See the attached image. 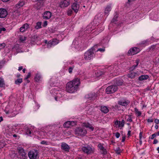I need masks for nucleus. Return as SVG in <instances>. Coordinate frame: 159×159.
Wrapping results in <instances>:
<instances>
[{"label":"nucleus","instance_id":"obj_46","mask_svg":"<svg viewBox=\"0 0 159 159\" xmlns=\"http://www.w3.org/2000/svg\"><path fill=\"white\" fill-rule=\"evenodd\" d=\"M41 144H44L45 145H48V142H47L45 140H43L41 142Z\"/></svg>","mask_w":159,"mask_h":159},{"label":"nucleus","instance_id":"obj_36","mask_svg":"<svg viewBox=\"0 0 159 159\" xmlns=\"http://www.w3.org/2000/svg\"><path fill=\"white\" fill-rule=\"evenodd\" d=\"M38 38L39 37L37 35H34L32 37V39L34 41L38 40Z\"/></svg>","mask_w":159,"mask_h":159},{"label":"nucleus","instance_id":"obj_58","mask_svg":"<svg viewBox=\"0 0 159 159\" xmlns=\"http://www.w3.org/2000/svg\"><path fill=\"white\" fill-rule=\"evenodd\" d=\"M133 1V0H128L127 2L126 3V5H127V4H129V3Z\"/></svg>","mask_w":159,"mask_h":159},{"label":"nucleus","instance_id":"obj_34","mask_svg":"<svg viewBox=\"0 0 159 159\" xmlns=\"http://www.w3.org/2000/svg\"><path fill=\"white\" fill-rule=\"evenodd\" d=\"M149 44V43L147 40H144L142 41L140 43V45H141L142 46H145Z\"/></svg>","mask_w":159,"mask_h":159},{"label":"nucleus","instance_id":"obj_42","mask_svg":"<svg viewBox=\"0 0 159 159\" xmlns=\"http://www.w3.org/2000/svg\"><path fill=\"white\" fill-rule=\"evenodd\" d=\"M156 48V45H152L149 48V51H153Z\"/></svg>","mask_w":159,"mask_h":159},{"label":"nucleus","instance_id":"obj_19","mask_svg":"<svg viewBox=\"0 0 159 159\" xmlns=\"http://www.w3.org/2000/svg\"><path fill=\"white\" fill-rule=\"evenodd\" d=\"M149 76L147 75H142L139 77V80L140 81H144L148 79Z\"/></svg>","mask_w":159,"mask_h":159},{"label":"nucleus","instance_id":"obj_8","mask_svg":"<svg viewBox=\"0 0 159 159\" xmlns=\"http://www.w3.org/2000/svg\"><path fill=\"white\" fill-rule=\"evenodd\" d=\"M97 96V94L95 93H91L85 95V97L88 100H90L95 99Z\"/></svg>","mask_w":159,"mask_h":159},{"label":"nucleus","instance_id":"obj_21","mask_svg":"<svg viewBox=\"0 0 159 159\" xmlns=\"http://www.w3.org/2000/svg\"><path fill=\"white\" fill-rule=\"evenodd\" d=\"M74 123V121H67L63 125L65 127L69 128L70 125H73Z\"/></svg>","mask_w":159,"mask_h":159},{"label":"nucleus","instance_id":"obj_47","mask_svg":"<svg viewBox=\"0 0 159 159\" xmlns=\"http://www.w3.org/2000/svg\"><path fill=\"white\" fill-rule=\"evenodd\" d=\"M157 136V134L155 133H154L151 136V137H150V138L151 139H154Z\"/></svg>","mask_w":159,"mask_h":159},{"label":"nucleus","instance_id":"obj_1","mask_svg":"<svg viewBox=\"0 0 159 159\" xmlns=\"http://www.w3.org/2000/svg\"><path fill=\"white\" fill-rule=\"evenodd\" d=\"M80 79L76 78L72 81L68 82L66 84V90L67 92L73 93L77 91L80 84Z\"/></svg>","mask_w":159,"mask_h":159},{"label":"nucleus","instance_id":"obj_24","mask_svg":"<svg viewBox=\"0 0 159 159\" xmlns=\"http://www.w3.org/2000/svg\"><path fill=\"white\" fill-rule=\"evenodd\" d=\"M32 130L31 129L26 128L25 129V133L26 134L30 136L32 133Z\"/></svg>","mask_w":159,"mask_h":159},{"label":"nucleus","instance_id":"obj_45","mask_svg":"<svg viewBox=\"0 0 159 159\" xmlns=\"http://www.w3.org/2000/svg\"><path fill=\"white\" fill-rule=\"evenodd\" d=\"M124 123H125V120H122V121H121V123L119 124V126L123 127L124 126Z\"/></svg>","mask_w":159,"mask_h":159},{"label":"nucleus","instance_id":"obj_22","mask_svg":"<svg viewBox=\"0 0 159 159\" xmlns=\"http://www.w3.org/2000/svg\"><path fill=\"white\" fill-rule=\"evenodd\" d=\"M100 110L104 113H107L109 111L108 108L106 106H102L101 107Z\"/></svg>","mask_w":159,"mask_h":159},{"label":"nucleus","instance_id":"obj_55","mask_svg":"<svg viewBox=\"0 0 159 159\" xmlns=\"http://www.w3.org/2000/svg\"><path fill=\"white\" fill-rule=\"evenodd\" d=\"M142 134H143V133L142 132H140L139 133V139H142Z\"/></svg>","mask_w":159,"mask_h":159},{"label":"nucleus","instance_id":"obj_44","mask_svg":"<svg viewBox=\"0 0 159 159\" xmlns=\"http://www.w3.org/2000/svg\"><path fill=\"white\" fill-rule=\"evenodd\" d=\"M116 153L118 154H120V148H117L116 150Z\"/></svg>","mask_w":159,"mask_h":159},{"label":"nucleus","instance_id":"obj_54","mask_svg":"<svg viewBox=\"0 0 159 159\" xmlns=\"http://www.w3.org/2000/svg\"><path fill=\"white\" fill-rule=\"evenodd\" d=\"M155 122L157 124H159V120L157 119H156L154 120Z\"/></svg>","mask_w":159,"mask_h":159},{"label":"nucleus","instance_id":"obj_61","mask_svg":"<svg viewBox=\"0 0 159 159\" xmlns=\"http://www.w3.org/2000/svg\"><path fill=\"white\" fill-rule=\"evenodd\" d=\"M119 124V121L118 120L116 121L115 122V125H117Z\"/></svg>","mask_w":159,"mask_h":159},{"label":"nucleus","instance_id":"obj_17","mask_svg":"<svg viewBox=\"0 0 159 159\" xmlns=\"http://www.w3.org/2000/svg\"><path fill=\"white\" fill-rule=\"evenodd\" d=\"M29 27V25L25 23L20 28V30L21 32H24Z\"/></svg>","mask_w":159,"mask_h":159},{"label":"nucleus","instance_id":"obj_10","mask_svg":"<svg viewBox=\"0 0 159 159\" xmlns=\"http://www.w3.org/2000/svg\"><path fill=\"white\" fill-rule=\"evenodd\" d=\"M70 4V0H63L59 3V6L61 8L68 7Z\"/></svg>","mask_w":159,"mask_h":159},{"label":"nucleus","instance_id":"obj_25","mask_svg":"<svg viewBox=\"0 0 159 159\" xmlns=\"http://www.w3.org/2000/svg\"><path fill=\"white\" fill-rule=\"evenodd\" d=\"M111 7L110 6H107L106 7L105 11L104 13L105 15L107 14V15L109 12L111 11Z\"/></svg>","mask_w":159,"mask_h":159},{"label":"nucleus","instance_id":"obj_60","mask_svg":"<svg viewBox=\"0 0 159 159\" xmlns=\"http://www.w3.org/2000/svg\"><path fill=\"white\" fill-rule=\"evenodd\" d=\"M125 136H123L122 137V142H123L125 141Z\"/></svg>","mask_w":159,"mask_h":159},{"label":"nucleus","instance_id":"obj_12","mask_svg":"<svg viewBox=\"0 0 159 159\" xmlns=\"http://www.w3.org/2000/svg\"><path fill=\"white\" fill-rule=\"evenodd\" d=\"M129 103V101L125 99H121L118 101L119 104L124 106H127Z\"/></svg>","mask_w":159,"mask_h":159},{"label":"nucleus","instance_id":"obj_3","mask_svg":"<svg viewBox=\"0 0 159 159\" xmlns=\"http://www.w3.org/2000/svg\"><path fill=\"white\" fill-rule=\"evenodd\" d=\"M75 134L78 136H84L87 134V131L84 128L81 127L76 128L75 131Z\"/></svg>","mask_w":159,"mask_h":159},{"label":"nucleus","instance_id":"obj_14","mask_svg":"<svg viewBox=\"0 0 159 159\" xmlns=\"http://www.w3.org/2000/svg\"><path fill=\"white\" fill-rule=\"evenodd\" d=\"M139 75L137 72H131L128 74L127 76L129 78L133 79L138 76Z\"/></svg>","mask_w":159,"mask_h":159},{"label":"nucleus","instance_id":"obj_28","mask_svg":"<svg viewBox=\"0 0 159 159\" xmlns=\"http://www.w3.org/2000/svg\"><path fill=\"white\" fill-rule=\"evenodd\" d=\"M139 59H137L135 60V62L136 63V64L134 65L133 66L131 67V69L132 70H133L136 67H137L138 65L139 64Z\"/></svg>","mask_w":159,"mask_h":159},{"label":"nucleus","instance_id":"obj_30","mask_svg":"<svg viewBox=\"0 0 159 159\" xmlns=\"http://www.w3.org/2000/svg\"><path fill=\"white\" fill-rule=\"evenodd\" d=\"M103 74V72L100 70H98L95 72L96 76L97 77L100 76Z\"/></svg>","mask_w":159,"mask_h":159},{"label":"nucleus","instance_id":"obj_51","mask_svg":"<svg viewBox=\"0 0 159 159\" xmlns=\"http://www.w3.org/2000/svg\"><path fill=\"white\" fill-rule=\"evenodd\" d=\"M120 135V134L118 132H116L115 134V136L116 138H119Z\"/></svg>","mask_w":159,"mask_h":159},{"label":"nucleus","instance_id":"obj_33","mask_svg":"<svg viewBox=\"0 0 159 159\" xmlns=\"http://www.w3.org/2000/svg\"><path fill=\"white\" fill-rule=\"evenodd\" d=\"M41 78V76L39 74H37L34 78V80L38 82L40 80Z\"/></svg>","mask_w":159,"mask_h":159},{"label":"nucleus","instance_id":"obj_26","mask_svg":"<svg viewBox=\"0 0 159 159\" xmlns=\"http://www.w3.org/2000/svg\"><path fill=\"white\" fill-rule=\"evenodd\" d=\"M47 135L49 137H52L54 136L55 133L52 130H49L47 133Z\"/></svg>","mask_w":159,"mask_h":159},{"label":"nucleus","instance_id":"obj_56","mask_svg":"<svg viewBox=\"0 0 159 159\" xmlns=\"http://www.w3.org/2000/svg\"><path fill=\"white\" fill-rule=\"evenodd\" d=\"M158 142V141L156 139H154V141H153V143L154 144H156Z\"/></svg>","mask_w":159,"mask_h":159},{"label":"nucleus","instance_id":"obj_27","mask_svg":"<svg viewBox=\"0 0 159 159\" xmlns=\"http://www.w3.org/2000/svg\"><path fill=\"white\" fill-rule=\"evenodd\" d=\"M23 82V79L22 78H19L15 81V84L19 85Z\"/></svg>","mask_w":159,"mask_h":159},{"label":"nucleus","instance_id":"obj_62","mask_svg":"<svg viewBox=\"0 0 159 159\" xmlns=\"http://www.w3.org/2000/svg\"><path fill=\"white\" fill-rule=\"evenodd\" d=\"M23 69L22 66H20L19 67V69H18V70L20 71L22 70Z\"/></svg>","mask_w":159,"mask_h":159},{"label":"nucleus","instance_id":"obj_29","mask_svg":"<svg viewBox=\"0 0 159 159\" xmlns=\"http://www.w3.org/2000/svg\"><path fill=\"white\" fill-rule=\"evenodd\" d=\"M24 4V2L23 1L20 2L16 5V7L17 8H20V7H22Z\"/></svg>","mask_w":159,"mask_h":159},{"label":"nucleus","instance_id":"obj_48","mask_svg":"<svg viewBox=\"0 0 159 159\" xmlns=\"http://www.w3.org/2000/svg\"><path fill=\"white\" fill-rule=\"evenodd\" d=\"M105 51V49L104 48H99L97 51V52H98V51H99L101 52H104Z\"/></svg>","mask_w":159,"mask_h":159},{"label":"nucleus","instance_id":"obj_50","mask_svg":"<svg viewBox=\"0 0 159 159\" xmlns=\"http://www.w3.org/2000/svg\"><path fill=\"white\" fill-rule=\"evenodd\" d=\"M37 8L38 9H39L40 8L41 6H40L41 5L40 2H38L37 3Z\"/></svg>","mask_w":159,"mask_h":159},{"label":"nucleus","instance_id":"obj_20","mask_svg":"<svg viewBox=\"0 0 159 159\" xmlns=\"http://www.w3.org/2000/svg\"><path fill=\"white\" fill-rule=\"evenodd\" d=\"M115 86H120L121 85L123 84V80L121 79H116L115 81Z\"/></svg>","mask_w":159,"mask_h":159},{"label":"nucleus","instance_id":"obj_18","mask_svg":"<svg viewBox=\"0 0 159 159\" xmlns=\"http://www.w3.org/2000/svg\"><path fill=\"white\" fill-rule=\"evenodd\" d=\"M83 126L85 127L88 128L91 131H93L94 129V127L89 123H85L83 124Z\"/></svg>","mask_w":159,"mask_h":159},{"label":"nucleus","instance_id":"obj_39","mask_svg":"<svg viewBox=\"0 0 159 159\" xmlns=\"http://www.w3.org/2000/svg\"><path fill=\"white\" fill-rule=\"evenodd\" d=\"M6 45V44L5 43H0V50L3 49Z\"/></svg>","mask_w":159,"mask_h":159},{"label":"nucleus","instance_id":"obj_40","mask_svg":"<svg viewBox=\"0 0 159 159\" xmlns=\"http://www.w3.org/2000/svg\"><path fill=\"white\" fill-rule=\"evenodd\" d=\"M74 67V66H70L69 67V69H68V71L69 72L70 74H71L72 73V70L73 69V68Z\"/></svg>","mask_w":159,"mask_h":159},{"label":"nucleus","instance_id":"obj_53","mask_svg":"<svg viewBox=\"0 0 159 159\" xmlns=\"http://www.w3.org/2000/svg\"><path fill=\"white\" fill-rule=\"evenodd\" d=\"M72 13V11L71 10H69L67 11V14L68 15L70 16L71 15Z\"/></svg>","mask_w":159,"mask_h":159},{"label":"nucleus","instance_id":"obj_31","mask_svg":"<svg viewBox=\"0 0 159 159\" xmlns=\"http://www.w3.org/2000/svg\"><path fill=\"white\" fill-rule=\"evenodd\" d=\"M134 109L135 114L137 115V116H140L142 114L141 111H139L138 109L136 107Z\"/></svg>","mask_w":159,"mask_h":159},{"label":"nucleus","instance_id":"obj_35","mask_svg":"<svg viewBox=\"0 0 159 159\" xmlns=\"http://www.w3.org/2000/svg\"><path fill=\"white\" fill-rule=\"evenodd\" d=\"M55 46L53 44V43L52 42L51 40H50L48 42V43L47 47L48 48H50L52 46Z\"/></svg>","mask_w":159,"mask_h":159},{"label":"nucleus","instance_id":"obj_52","mask_svg":"<svg viewBox=\"0 0 159 159\" xmlns=\"http://www.w3.org/2000/svg\"><path fill=\"white\" fill-rule=\"evenodd\" d=\"M6 30L5 28L4 27L1 28H0V33H2V31H5Z\"/></svg>","mask_w":159,"mask_h":159},{"label":"nucleus","instance_id":"obj_32","mask_svg":"<svg viewBox=\"0 0 159 159\" xmlns=\"http://www.w3.org/2000/svg\"><path fill=\"white\" fill-rule=\"evenodd\" d=\"M42 23L41 22H37L36 23V25L35 27V28L36 29H38L41 28V27Z\"/></svg>","mask_w":159,"mask_h":159},{"label":"nucleus","instance_id":"obj_7","mask_svg":"<svg viewBox=\"0 0 159 159\" xmlns=\"http://www.w3.org/2000/svg\"><path fill=\"white\" fill-rule=\"evenodd\" d=\"M82 150L84 152L87 154H90L93 152V149L89 146L83 147L82 148Z\"/></svg>","mask_w":159,"mask_h":159},{"label":"nucleus","instance_id":"obj_13","mask_svg":"<svg viewBox=\"0 0 159 159\" xmlns=\"http://www.w3.org/2000/svg\"><path fill=\"white\" fill-rule=\"evenodd\" d=\"M7 15V10L3 8H0V18H4Z\"/></svg>","mask_w":159,"mask_h":159},{"label":"nucleus","instance_id":"obj_9","mask_svg":"<svg viewBox=\"0 0 159 159\" xmlns=\"http://www.w3.org/2000/svg\"><path fill=\"white\" fill-rule=\"evenodd\" d=\"M140 51L139 49L137 47H134L130 49L128 52V53L129 55H132L136 54Z\"/></svg>","mask_w":159,"mask_h":159},{"label":"nucleus","instance_id":"obj_49","mask_svg":"<svg viewBox=\"0 0 159 159\" xmlns=\"http://www.w3.org/2000/svg\"><path fill=\"white\" fill-rule=\"evenodd\" d=\"M31 76V73L30 72L28 73V75L26 76L25 78V79H27L29 78Z\"/></svg>","mask_w":159,"mask_h":159},{"label":"nucleus","instance_id":"obj_23","mask_svg":"<svg viewBox=\"0 0 159 159\" xmlns=\"http://www.w3.org/2000/svg\"><path fill=\"white\" fill-rule=\"evenodd\" d=\"M98 146L100 149L102 151V153L103 154H106L107 153V151L106 149L104 148V147L103 146L102 144L101 143L99 144Z\"/></svg>","mask_w":159,"mask_h":159},{"label":"nucleus","instance_id":"obj_57","mask_svg":"<svg viewBox=\"0 0 159 159\" xmlns=\"http://www.w3.org/2000/svg\"><path fill=\"white\" fill-rule=\"evenodd\" d=\"M147 121L148 122H153V120L152 119H148L147 120Z\"/></svg>","mask_w":159,"mask_h":159},{"label":"nucleus","instance_id":"obj_6","mask_svg":"<svg viewBox=\"0 0 159 159\" xmlns=\"http://www.w3.org/2000/svg\"><path fill=\"white\" fill-rule=\"evenodd\" d=\"M18 152L20 155L21 156L20 159H27V157L26 156V153L25 152L24 150L21 147H19L18 148Z\"/></svg>","mask_w":159,"mask_h":159},{"label":"nucleus","instance_id":"obj_4","mask_svg":"<svg viewBox=\"0 0 159 159\" xmlns=\"http://www.w3.org/2000/svg\"><path fill=\"white\" fill-rule=\"evenodd\" d=\"M38 152L37 150H33L28 153V156L30 159H37Z\"/></svg>","mask_w":159,"mask_h":159},{"label":"nucleus","instance_id":"obj_37","mask_svg":"<svg viewBox=\"0 0 159 159\" xmlns=\"http://www.w3.org/2000/svg\"><path fill=\"white\" fill-rule=\"evenodd\" d=\"M52 42L53 43L54 45L57 44L59 42V40L56 39H53L52 40H51Z\"/></svg>","mask_w":159,"mask_h":159},{"label":"nucleus","instance_id":"obj_59","mask_svg":"<svg viewBox=\"0 0 159 159\" xmlns=\"http://www.w3.org/2000/svg\"><path fill=\"white\" fill-rule=\"evenodd\" d=\"M47 25V21H45L44 22L43 26L45 27Z\"/></svg>","mask_w":159,"mask_h":159},{"label":"nucleus","instance_id":"obj_2","mask_svg":"<svg viewBox=\"0 0 159 159\" xmlns=\"http://www.w3.org/2000/svg\"><path fill=\"white\" fill-rule=\"evenodd\" d=\"M95 52L94 49L93 48L89 50L84 53V59L88 61L92 59L95 56L94 53Z\"/></svg>","mask_w":159,"mask_h":159},{"label":"nucleus","instance_id":"obj_16","mask_svg":"<svg viewBox=\"0 0 159 159\" xmlns=\"http://www.w3.org/2000/svg\"><path fill=\"white\" fill-rule=\"evenodd\" d=\"M61 148L65 151L68 152L70 149V147L66 143H61Z\"/></svg>","mask_w":159,"mask_h":159},{"label":"nucleus","instance_id":"obj_5","mask_svg":"<svg viewBox=\"0 0 159 159\" xmlns=\"http://www.w3.org/2000/svg\"><path fill=\"white\" fill-rule=\"evenodd\" d=\"M118 89L117 87L114 85H111L108 86L106 89V93L107 94H111L115 92Z\"/></svg>","mask_w":159,"mask_h":159},{"label":"nucleus","instance_id":"obj_38","mask_svg":"<svg viewBox=\"0 0 159 159\" xmlns=\"http://www.w3.org/2000/svg\"><path fill=\"white\" fill-rule=\"evenodd\" d=\"M5 85L4 80L2 79L0 80V87H2Z\"/></svg>","mask_w":159,"mask_h":159},{"label":"nucleus","instance_id":"obj_43","mask_svg":"<svg viewBox=\"0 0 159 159\" xmlns=\"http://www.w3.org/2000/svg\"><path fill=\"white\" fill-rule=\"evenodd\" d=\"M20 39L22 42L26 40V37L25 36H21L20 37Z\"/></svg>","mask_w":159,"mask_h":159},{"label":"nucleus","instance_id":"obj_11","mask_svg":"<svg viewBox=\"0 0 159 159\" xmlns=\"http://www.w3.org/2000/svg\"><path fill=\"white\" fill-rule=\"evenodd\" d=\"M79 3L76 2L74 3L71 5L72 9L76 13L78 12L80 8Z\"/></svg>","mask_w":159,"mask_h":159},{"label":"nucleus","instance_id":"obj_15","mask_svg":"<svg viewBox=\"0 0 159 159\" xmlns=\"http://www.w3.org/2000/svg\"><path fill=\"white\" fill-rule=\"evenodd\" d=\"M52 16V13L49 11H46L44 12L43 16L44 19L48 20L50 19Z\"/></svg>","mask_w":159,"mask_h":159},{"label":"nucleus","instance_id":"obj_41","mask_svg":"<svg viewBox=\"0 0 159 159\" xmlns=\"http://www.w3.org/2000/svg\"><path fill=\"white\" fill-rule=\"evenodd\" d=\"M128 118L127 119V121H129L131 122L132 121V116L130 115H128Z\"/></svg>","mask_w":159,"mask_h":159},{"label":"nucleus","instance_id":"obj_64","mask_svg":"<svg viewBox=\"0 0 159 159\" xmlns=\"http://www.w3.org/2000/svg\"><path fill=\"white\" fill-rule=\"evenodd\" d=\"M116 19H115V18H114L112 21H111V22H114L116 21Z\"/></svg>","mask_w":159,"mask_h":159},{"label":"nucleus","instance_id":"obj_63","mask_svg":"<svg viewBox=\"0 0 159 159\" xmlns=\"http://www.w3.org/2000/svg\"><path fill=\"white\" fill-rule=\"evenodd\" d=\"M74 1L78 3H80V2L81 0H74Z\"/></svg>","mask_w":159,"mask_h":159}]
</instances>
